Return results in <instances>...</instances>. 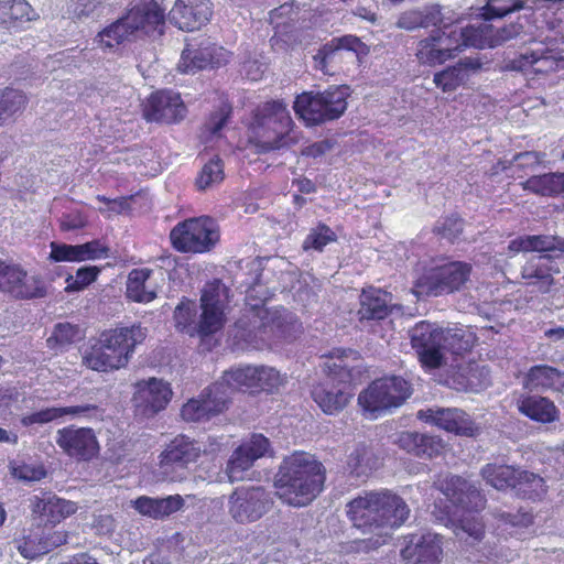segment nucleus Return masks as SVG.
<instances>
[{
	"instance_id": "25",
	"label": "nucleus",
	"mask_w": 564,
	"mask_h": 564,
	"mask_svg": "<svg viewBox=\"0 0 564 564\" xmlns=\"http://www.w3.org/2000/svg\"><path fill=\"white\" fill-rule=\"evenodd\" d=\"M212 15L210 0H176L170 11L171 22L186 32L199 30L210 21Z\"/></svg>"
},
{
	"instance_id": "29",
	"label": "nucleus",
	"mask_w": 564,
	"mask_h": 564,
	"mask_svg": "<svg viewBox=\"0 0 564 564\" xmlns=\"http://www.w3.org/2000/svg\"><path fill=\"white\" fill-rule=\"evenodd\" d=\"M31 509L34 517L54 527L74 514L77 506L51 492H43L42 497L34 496L31 499Z\"/></svg>"
},
{
	"instance_id": "4",
	"label": "nucleus",
	"mask_w": 564,
	"mask_h": 564,
	"mask_svg": "<svg viewBox=\"0 0 564 564\" xmlns=\"http://www.w3.org/2000/svg\"><path fill=\"white\" fill-rule=\"evenodd\" d=\"M147 330L140 324L102 330L91 338L83 355V365L97 372L126 368L135 347L144 341Z\"/></svg>"
},
{
	"instance_id": "17",
	"label": "nucleus",
	"mask_w": 564,
	"mask_h": 564,
	"mask_svg": "<svg viewBox=\"0 0 564 564\" xmlns=\"http://www.w3.org/2000/svg\"><path fill=\"white\" fill-rule=\"evenodd\" d=\"M202 328L207 333L219 332L226 322L230 289L221 280L206 282L200 293Z\"/></svg>"
},
{
	"instance_id": "41",
	"label": "nucleus",
	"mask_w": 564,
	"mask_h": 564,
	"mask_svg": "<svg viewBox=\"0 0 564 564\" xmlns=\"http://www.w3.org/2000/svg\"><path fill=\"white\" fill-rule=\"evenodd\" d=\"M133 505L139 513L153 519H162L181 510L184 506V500L180 495L166 498L141 496L134 500Z\"/></svg>"
},
{
	"instance_id": "42",
	"label": "nucleus",
	"mask_w": 564,
	"mask_h": 564,
	"mask_svg": "<svg viewBox=\"0 0 564 564\" xmlns=\"http://www.w3.org/2000/svg\"><path fill=\"white\" fill-rule=\"evenodd\" d=\"M381 466L379 457L371 446L358 444L346 459V469L352 477H369Z\"/></svg>"
},
{
	"instance_id": "7",
	"label": "nucleus",
	"mask_w": 564,
	"mask_h": 564,
	"mask_svg": "<svg viewBox=\"0 0 564 564\" xmlns=\"http://www.w3.org/2000/svg\"><path fill=\"white\" fill-rule=\"evenodd\" d=\"M349 87L330 86L324 91H303L295 97L293 110L305 126L314 127L340 118L347 109Z\"/></svg>"
},
{
	"instance_id": "24",
	"label": "nucleus",
	"mask_w": 564,
	"mask_h": 564,
	"mask_svg": "<svg viewBox=\"0 0 564 564\" xmlns=\"http://www.w3.org/2000/svg\"><path fill=\"white\" fill-rule=\"evenodd\" d=\"M560 273L554 259L550 254L530 257L521 268V279L524 285L545 294L555 290L554 274Z\"/></svg>"
},
{
	"instance_id": "57",
	"label": "nucleus",
	"mask_w": 564,
	"mask_h": 564,
	"mask_svg": "<svg viewBox=\"0 0 564 564\" xmlns=\"http://www.w3.org/2000/svg\"><path fill=\"white\" fill-rule=\"evenodd\" d=\"M499 0H487L486 4L481 9V15L486 21L494 19H502L510 13L520 11L524 8V0H508L500 6H496L495 2Z\"/></svg>"
},
{
	"instance_id": "26",
	"label": "nucleus",
	"mask_w": 564,
	"mask_h": 564,
	"mask_svg": "<svg viewBox=\"0 0 564 564\" xmlns=\"http://www.w3.org/2000/svg\"><path fill=\"white\" fill-rule=\"evenodd\" d=\"M401 556L406 564H440L442 555V536L426 532L409 534Z\"/></svg>"
},
{
	"instance_id": "13",
	"label": "nucleus",
	"mask_w": 564,
	"mask_h": 564,
	"mask_svg": "<svg viewBox=\"0 0 564 564\" xmlns=\"http://www.w3.org/2000/svg\"><path fill=\"white\" fill-rule=\"evenodd\" d=\"M271 494L261 486H240L235 488L228 499L231 518L241 524L260 520L273 507Z\"/></svg>"
},
{
	"instance_id": "48",
	"label": "nucleus",
	"mask_w": 564,
	"mask_h": 564,
	"mask_svg": "<svg viewBox=\"0 0 564 564\" xmlns=\"http://www.w3.org/2000/svg\"><path fill=\"white\" fill-rule=\"evenodd\" d=\"M268 312L265 310H259L254 314V317L258 319L253 321L252 328L249 329L250 319L248 316L240 317L236 324V338L243 339L245 341L252 344L258 339L264 340V334L269 327H271L270 323L265 321Z\"/></svg>"
},
{
	"instance_id": "32",
	"label": "nucleus",
	"mask_w": 564,
	"mask_h": 564,
	"mask_svg": "<svg viewBox=\"0 0 564 564\" xmlns=\"http://www.w3.org/2000/svg\"><path fill=\"white\" fill-rule=\"evenodd\" d=\"M39 18L26 0H0V30L22 31L24 24Z\"/></svg>"
},
{
	"instance_id": "61",
	"label": "nucleus",
	"mask_w": 564,
	"mask_h": 564,
	"mask_svg": "<svg viewBox=\"0 0 564 564\" xmlns=\"http://www.w3.org/2000/svg\"><path fill=\"white\" fill-rule=\"evenodd\" d=\"M545 153L538 151H524L514 155L516 169L524 174L533 172L544 163Z\"/></svg>"
},
{
	"instance_id": "36",
	"label": "nucleus",
	"mask_w": 564,
	"mask_h": 564,
	"mask_svg": "<svg viewBox=\"0 0 564 564\" xmlns=\"http://www.w3.org/2000/svg\"><path fill=\"white\" fill-rule=\"evenodd\" d=\"M174 323L177 332L189 337H208L215 333L204 332L202 328V314L197 319V307L193 300L182 297L174 310Z\"/></svg>"
},
{
	"instance_id": "9",
	"label": "nucleus",
	"mask_w": 564,
	"mask_h": 564,
	"mask_svg": "<svg viewBox=\"0 0 564 564\" xmlns=\"http://www.w3.org/2000/svg\"><path fill=\"white\" fill-rule=\"evenodd\" d=\"M219 239L218 225L209 216L184 219L170 232L172 247L182 253H207L216 247Z\"/></svg>"
},
{
	"instance_id": "31",
	"label": "nucleus",
	"mask_w": 564,
	"mask_h": 564,
	"mask_svg": "<svg viewBox=\"0 0 564 564\" xmlns=\"http://www.w3.org/2000/svg\"><path fill=\"white\" fill-rule=\"evenodd\" d=\"M127 19L132 22L133 29L151 33L163 32L165 24L164 9L155 0H141L127 11Z\"/></svg>"
},
{
	"instance_id": "50",
	"label": "nucleus",
	"mask_w": 564,
	"mask_h": 564,
	"mask_svg": "<svg viewBox=\"0 0 564 564\" xmlns=\"http://www.w3.org/2000/svg\"><path fill=\"white\" fill-rule=\"evenodd\" d=\"M135 33L132 22L127 19V13L106 26L98 36L106 47H115L129 40Z\"/></svg>"
},
{
	"instance_id": "16",
	"label": "nucleus",
	"mask_w": 564,
	"mask_h": 564,
	"mask_svg": "<svg viewBox=\"0 0 564 564\" xmlns=\"http://www.w3.org/2000/svg\"><path fill=\"white\" fill-rule=\"evenodd\" d=\"M0 292L14 300H35L45 297L47 288L40 275L29 276L20 264L0 259Z\"/></svg>"
},
{
	"instance_id": "38",
	"label": "nucleus",
	"mask_w": 564,
	"mask_h": 564,
	"mask_svg": "<svg viewBox=\"0 0 564 564\" xmlns=\"http://www.w3.org/2000/svg\"><path fill=\"white\" fill-rule=\"evenodd\" d=\"M518 409L530 420L543 424L554 423L560 419V410L552 400L545 397H523L519 401Z\"/></svg>"
},
{
	"instance_id": "28",
	"label": "nucleus",
	"mask_w": 564,
	"mask_h": 564,
	"mask_svg": "<svg viewBox=\"0 0 564 564\" xmlns=\"http://www.w3.org/2000/svg\"><path fill=\"white\" fill-rule=\"evenodd\" d=\"M512 66L525 75H546L564 68V57L554 50L541 47L517 56Z\"/></svg>"
},
{
	"instance_id": "18",
	"label": "nucleus",
	"mask_w": 564,
	"mask_h": 564,
	"mask_svg": "<svg viewBox=\"0 0 564 564\" xmlns=\"http://www.w3.org/2000/svg\"><path fill=\"white\" fill-rule=\"evenodd\" d=\"M55 442L67 457L76 462H90L100 452L97 435L91 427L67 425L57 430Z\"/></svg>"
},
{
	"instance_id": "62",
	"label": "nucleus",
	"mask_w": 564,
	"mask_h": 564,
	"mask_svg": "<svg viewBox=\"0 0 564 564\" xmlns=\"http://www.w3.org/2000/svg\"><path fill=\"white\" fill-rule=\"evenodd\" d=\"M492 46L497 47L503 44L507 41H510L517 36H519L523 32V24L518 20L516 22H511L501 28H495L492 25Z\"/></svg>"
},
{
	"instance_id": "35",
	"label": "nucleus",
	"mask_w": 564,
	"mask_h": 564,
	"mask_svg": "<svg viewBox=\"0 0 564 564\" xmlns=\"http://www.w3.org/2000/svg\"><path fill=\"white\" fill-rule=\"evenodd\" d=\"M524 387L530 391H562L564 372L547 365L533 366L525 376Z\"/></svg>"
},
{
	"instance_id": "45",
	"label": "nucleus",
	"mask_w": 564,
	"mask_h": 564,
	"mask_svg": "<svg viewBox=\"0 0 564 564\" xmlns=\"http://www.w3.org/2000/svg\"><path fill=\"white\" fill-rule=\"evenodd\" d=\"M479 67L480 64L478 62L470 59L460 61L456 65L435 73L433 82L444 93L454 91L464 83L467 69H477Z\"/></svg>"
},
{
	"instance_id": "55",
	"label": "nucleus",
	"mask_w": 564,
	"mask_h": 564,
	"mask_svg": "<svg viewBox=\"0 0 564 564\" xmlns=\"http://www.w3.org/2000/svg\"><path fill=\"white\" fill-rule=\"evenodd\" d=\"M100 271V268L96 265L82 267L77 269L75 275L69 274L66 278L65 292L74 293L85 290L98 279Z\"/></svg>"
},
{
	"instance_id": "63",
	"label": "nucleus",
	"mask_w": 564,
	"mask_h": 564,
	"mask_svg": "<svg viewBox=\"0 0 564 564\" xmlns=\"http://www.w3.org/2000/svg\"><path fill=\"white\" fill-rule=\"evenodd\" d=\"M75 245L51 242L50 259L54 262H74Z\"/></svg>"
},
{
	"instance_id": "3",
	"label": "nucleus",
	"mask_w": 564,
	"mask_h": 564,
	"mask_svg": "<svg viewBox=\"0 0 564 564\" xmlns=\"http://www.w3.org/2000/svg\"><path fill=\"white\" fill-rule=\"evenodd\" d=\"M326 469L314 455L294 452L280 465L274 480L279 499L292 507L310 505L324 489Z\"/></svg>"
},
{
	"instance_id": "20",
	"label": "nucleus",
	"mask_w": 564,
	"mask_h": 564,
	"mask_svg": "<svg viewBox=\"0 0 564 564\" xmlns=\"http://www.w3.org/2000/svg\"><path fill=\"white\" fill-rule=\"evenodd\" d=\"M229 62V52L208 39L197 47L187 45L181 55L178 70L184 74L196 73L206 68H218Z\"/></svg>"
},
{
	"instance_id": "11",
	"label": "nucleus",
	"mask_w": 564,
	"mask_h": 564,
	"mask_svg": "<svg viewBox=\"0 0 564 564\" xmlns=\"http://www.w3.org/2000/svg\"><path fill=\"white\" fill-rule=\"evenodd\" d=\"M484 480L498 490L517 489L524 498L535 500L545 494L544 479L510 465L488 463L480 469Z\"/></svg>"
},
{
	"instance_id": "49",
	"label": "nucleus",
	"mask_w": 564,
	"mask_h": 564,
	"mask_svg": "<svg viewBox=\"0 0 564 564\" xmlns=\"http://www.w3.org/2000/svg\"><path fill=\"white\" fill-rule=\"evenodd\" d=\"M477 336L469 329L454 328L445 332L443 341V350L448 351L453 356H464L470 352L476 345Z\"/></svg>"
},
{
	"instance_id": "14",
	"label": "nucleus",
	"mask_w": 564,
	"mask_h": 564,
	"mask_svg": "<svg viewBox=\"0 0 564 564\" xmlns=\"http://www.w3.org/2000/svg\"><path fill=\"white\" fill-rule=\"evenodd\" d=\"M409 337L424 369L433 370L443 365L445 330L442 327L429 321H420L409 330Z\"/></svg>"
},
{
	"instance_id": "6",
	"label": "nucleus",
	"mask_w": 564,
	"mask_h": 564,
	"mask_svg": "<svg viewBox=\"0 0 564 564\" xmlns=\"http://www.w3.org/2000/svg\"><path fill=\"white\" fill-rule=\"evenodd\" d=\"M471 273L469 262L447 260L424 268L413 282L412 293L419 299L451 295L466 288Z\"/></svg>"
},
{
	"instance_id": "23",
	"label": "nucleus",
	"mask_w": 564,
	"mask_h": 564,
	"mask_svg": "<svg viewBox=\"0 0 564 564\" xmlns=\"http://www.w3.org/2000/svg\"><path fill=\"white\" fill-rule=\"evenodd\" d=\"M451 31L433 30L416 43L415 57L420 65L434 67L454 58L457 46L454 45Z\"/></svg>"
},
{
	"instance_id": "43",
	"label": "nucleus",
	"mask_w": 564,
	"mask_h": 564,
	"mask_svg": "<svg viewBox=\"0 0 564 564\" xmlns=\"http://www.w3.org/2000/svg\"><path fill=\"white\" fill-rule=\"evenodd\" d=\"M527 192L546 196L556 197L564 193V173L550 172L540 175H532L521 183Z\"/></svg>"
},
{
	"instance_id": "52",
	"label": "nucleus",
	"mask_w": 564,
	"mask_h": 564,
	"mask_svg": "<svg viewBox=\"0 0 564 564\" xmlns=\"http://www.w3.org/2000/svg\"><path fill=\"white\" fill-rule=\"evenodd\" d=\"M465 220L458 214H451L441 217L434 225L432 232L448 241L455 243L464 231Z\"/></svg>"
},
{
	"instance_id": "10",
	"label": "nucleus",
	"mask_w": 564,
	"mask_h": 564,
	"mask_svg": "<svg viewBox=\"0 0 564 564\" xmlns=\"http://www.w3.org/2000/svg\"><path fill=\"white\" fill-rule=\"evenodd\" d=\"M325 372L327 378L312 387L311 397L325 414L335 415L341 412L352 398L348 382L350 371L345 365L326 362Z\"/></svg>"
},
{
	"instance_id": "34",
	"label": "nucleus",
	"mask_w": 564,
	"mask_h": 564,
	"mask_svg": "<svg viewBox=\"0 0 564 564\" xmlns=\"http://www.w3.org/2000/svg\"><path fill=\"white\" fill-rule=\"evenodd\" d=\"M138 394L143 401V413L153 415L164 410L172 398V390L169 383L151 378L147 382L138 383Z\"/></svg>"
},
{
	"instance_id": "21",
	"label": "nucleus",
	"mask_w": 564,
	"mask_h": 564,
	"mask_svg": "<svg viewBox=\"0 0 564 564\" xmlns=\"http://www.w3.org/2000/svg\"><path fill=\"white\" fill-rule=\"evenodd\" d=\"M417 419L459 436L475 437L479 433V427L471 417L456 408L420 410Z\"/></svg>"
},
{
	"instance_id": "64",
	"label": "nucleus",
	"mask_w": 564,
	"mask_h": 564,
	"mask_svg": "<svg viewBox=\"0 0 564 564\" xmlns=\"http://www.w3.org/2000/svg\"><path fill=\"white\" fill-rule=\"evenodd\" d=\"M82 247L86 260L105 259L109 256V248L98 239L85 242Z\"/></svg>"
},
{
	"instance_id": "44",
	"label": "nucleus",
	"mask_w": 564,
	"mask_h": 564,
	"mask_svg": "<svg viewBox=\"0 0 564 564\" xmlns=\"http://www.w3.org/2000/svg\"><path fill=\"white\" fill-rule=\"evenodd\" d=\"M390 312L391 310L380 290L370 288L368 291H362L360 295V307L358 310L360 322L381 321L384 319Z\"/></svg>"
},
{
	"instance_id": "40",
	"label": "nucleus",
	"mask_w": 564,
	"mask_h": 564,
	"mask_svg": "<svg viewBox=\"0 0 564 564\" xmlns=\"http://www.w3.org/2000/svg\"><path fill=\"white\" fill-rule=\"evenodd\" d=\"M340 51H350L356 53L357 56L368 53L367 45L356 35H343L334 37L328 43L324 44L317 55L318 64L323 70L327 73V64L332 62Z\"/></svg>"
},
{
	"instance_id": "56",
	"label": "nucleus",
	"mask_w": 564,
	"mask_h": 564,
	"mask_svg": "<svg viewBox=\"0 0 564 564\" xmlns=\"http://www.w3.org/2000/svg\"><path fill=\"white\" fill-rule=\"evenodd\" d=\"M26 104V96L17 89L6 88L0 95V126L6 116H12L22 110Z\"/></svg>"
},
{
	"instance_id": "12",
	"label": "nucleus",
	"mask_w": 564,
	"mask_h": 564,
	"mask_svg": "<svg viewBox=\"0 0 564 564\" xmlns=\"http://www.w3.org/2000/svg\"><path fill=\"white\" fill-rule=\"evenodd\" d=\"M231 395L221 376L218 381L206 387L196 398H192L183 404L181 417L188 423L208 422L228 408Z\"/></svg>"
},
{
	"instance_id": "58",
	"label": "nucleus",
	"mask_w": 564,
	"mask_h": 564,
	"mask_svg": "<svg viewBox=\"0 0 564 564\" xmlns=\"http://www.w3.org/2000/svg\"><path fill=\"white\" fill-rule=\"evenodd\" d=\"M421 29L434 28V30H446L449 31L452 22H447L443 12L442 7L438 4L425 6L419 9Z\"/></svg>"
},
{
	"instance_id": "51",
	"label": "nucleus",
	"mask_w": 564,
	"mask_h": 564,
	"mask_svg": "<svg viewBox=\"0 0 564 564\" xmlns=\"http://www.w3.org/2000/svg\"><path fill=\"white\" fill-rule=\"evenodd\" d=\"M232 105L226 96H219L214 109L207 116L204 130L212 135L217 134L230 120Z\"/></svg>"
},
{
	"instance_id": "53",
	"label": "nucleus",
	"mask_w": 564,
	"mask_h": 564,
	"mask_svg": "<svg viewBox=\"0 0 564 564\" xmlns=\"http://www.w3.org/2000/svg\"><path fill=\"white\" fill-rule=\"evenodd\" d=\"M335 241H337L336 232L326 224L318 223L305 237L302 247L305 251L315 250L322 252L328 243Z\"/></svg>"
},
{
	"instance_id": "15",
	"label": "nucleus",
	"mask_w": 564,
	"mask_h": 564,
	"mask_svg": "<svg viewBox=\"0 0 564 564\" xmlns=\"http://www.w3.org/2000/svg\"><path fill=\"white\" fill-rule=\"evenodd\" d=\"M223 377L231 392L248 391L250 393L276 391L284 379L274 368L246 366L230 369L223 373Z\"/></svg>"
},
{
	"instance_id": "59",
	"label": "nucleus",
	"mask_w": 564,
	"mask_h": 564,
	"mask_svg": "<svg viewBox=\"0 0 564 564\" xmlns=\"http://www.w3.org/2000/svg\"><path fill=\"white\" fill-rule=\"evenodd\" d=\"M45 543V539L42 535L31 532L19 540L18 550L23 557L33 560L47 553Z\"/></svg>"
},
{
	"instance_id": "8",
	"label": "nucleus",
	"mask_w": 564,
	"mask_h": 564,
	"mask_svg": "<svg viewBox=\"0 0 564 564\" xmlns=\"http://www.w3.org/2000/svg\"><path fill=\"white\" fill-rule=\"evenodd\" d=\"M410 381L401 376H384L372 380L358 395V404L370 419L401 406L412 394Z\"/></svg>"
},
{
	"instance_id": "60",
	"label": "nucleus",
	"mask_w": 564,
	"mask_h": 564,
	"mask_svg": "<svg viewBox=\"0 0 564 564\" xmlns=\"http://www.w3.org/2000/svg\"><path fill=\"white\" fill-rule=\"evenodd\" d=\"M139 195L132 194L129 196H121L117 198H108L105 195H97L96 199L107 205V208H100L101 214H130L132 212L131 202Z\"/></svg>"
},
{
	"instance_id": "37",
	"label": "nucleus",
	"mask_w": 564,
	"mask_h": 564,
	"mask_svg": "<svg viewBox=\"0 0 564 564\" xmlns=\"http://www.w3.org/2000/svg\"><path fill=\"white\" fill-rule=\"evenodd\" d=\"M511 252H560L564 254V238L546 235H527L509 242Z\"/></svg>"
},
{
	"instance_id": "30",
	"label": "nucleus",
	"mask_w": 564,
	"mask_h": 564,
	"mask_svg": "<svg viewBox=\"0 0 564 564\" xmlns=\"http://www.w3.org/2000/svg\"><path fill=\"white\" fill-rule=\"evenodd\" d=\"M398 446L408 454L421 459H433L443 455L444 442L436 436L419 432H401L397 441Z\"/></svg>"
},
{
	"instance_id": "54",
	"label": "nucleus",
	"mask_w": 564,
	"mask_h": 564,
	"mask_svg": "<svg viewBox=\"0 0 564 564\" xmlns=\"http://www.w3.org/2000/svg\"><path fill=\"white\" fill-rule=\"evenodd\" d=\"M224 177V162L216 155L203 165L196 178V186L198 189H206L214 184L223 182Z\"/></svg>"
},
{
	"instance_id": "39",
	"label": "nucleus",
	"mask_w": 564,
	"mask_h": 564,
	"mask_svg": "<svg viewBox=\"0 0 564 564\" xmlns=\"http://www.w3.org/2000/svg\"><path fill=\"white\" fill-rule=\"evenodd\" d=\"M97 410L98 406L96 404L51 406L22 416L21 424L25 427L34 424H46L59 420L65 415H70L75 417L80 415H87L88 413L96 412Z\"/></svg>"
},
{
	"instance_id": "46",
	"label": "nucleus",
	"mask_w": 564,
	"mask_h": 564,
	"mask_svg": "<svg viewBox=\"0 0 564 564\" xmlns=\"http://www.w3.org/2000/svg\"><path fill=\"white\" fill-rule=\"evenodd\" d=\"M84 332L77 324L59 322L54 325L51 335L46 339V346L54 351H64L73 344L82 340Z\"/></svg>"
},
{
	"instance_id": "1",
	"label": "nucleus",
	"mask_w": 564,
	"mask_h": 564,
	"mask_svg": "<svg viewBox=\"0 0 564 564\" xmlns=\"http://www.w3.org/2000/svg\"><path fill=\"white\" fill-rule=\"evenodd\" d=\"M434 485L448 502L444 507L435 503L436 518L456 524L457 536L462 531L473 541H480L485 535V524L479 514L487 503L484 492L464 477L452 474L438 478Z\"/></svg>"
},
{
	"instance_id": "5",
	"label": "nucleus",
	"mask_w": 564,
	"mask_h": 564,
	"mask_svg": "<svg viewBox=\"0 0 564 564\" xmlns=\"http://www.w3.org/2000/svg\"><path fill=\"white\" fill-rule=\"evenodd\" d=\"M294 122L283 99H271L257 105L247 123L248 139L258 153H268L297 143Z\"/></svg>"
},
{
	"instance_id": "22",
	"label": "nucleus",
	"mask_w": 564,
	"mask_h": 564,
	"mask_svg": "<svg viewBox=\"0 0 564 564\" xmlns=\"http://www.w3.org/2000/svg\"><path fill=\"white\" fill-rule=\"evenodd\" d=\"M200 456L199 443L185 434H178L159 455V466L164 473L184 470L191 464H195Z\"/></svg>"
},
{
	"instance_id": "2",
	"label": "nucleus",
	"mask_w": 564,
	"mask_h": 564,
	"mask_svg": "<svg viewBox=\"0 0 564 564\" xmlns=\"http://www.w3.org/2000/svg\"><path fill=\"white\" fill-rule=\"evenodd\" d=\"M346 514L352 525L364 532H376L371 547L386 544L388 532L400 528L409 518L410 509L402 497L390 489L367 490L346 505Z\"/></svg>"
},
{
	"instance_id": "33",
	"label": "nucleus",
	"mask_w": 564,
	"mask_h": 564,
	"mask_svg": "<svg viewBox=\"0 0 564 564\" xmlns=\"http://www.w3.org/2000/svg\"><path fill=\"white\" fill-rule=\"evenodd\" d=\"M449 40H453L455 46H457V54L466 47L475 48H492V24L480 23L479 25H467L465 28L457 29L456 26L451 28Z\"/></svg>"
},
{
	"instance_id": "47",
	"label": "nucleus",
	"mask_w": 564,
	"mask_h": 564,
	"mask_svg": "<svg viewBox=\"0 0 564 564\" xmlns=\"http://www.w3.org/2000/svg\"><path fill=\"white\" fill-rule=\"evenodd\" d=\"M152 270L149 268L133 269L127 280V296L137 303H149L156 296L155 292L147 290L145 282L150 279Z\"/></svg>"
},
{
	"instance_id": "19",
	"label": "nucleus",
	"mask_w": 564,
	"mask_h": 564,
	"mask_svg": "<svg viewBox=\"0 0 564 564\" xmlns=\"http://www.w3.org/2000/svg\"><path fill=\"white\" fill-rule=\"evenodd\" d=\"M187 108L178 93L156 90L143 105V117L149 122L177 123L186 116Z\"/></svg>"
},
{
	"instance_id": "27",
	"label": "nucleus",
	"mask_w": 564,
	"mask_h": 564,
	"mask_svg": "<svg viewBox=\"0 0 564 564\" xmlns=\"http://www.w3.org/2000/svg\"><path fill=\"white\" fill-rule=\"evenodd\" d=\"M270 448V441L262 434H253L249 442L239 445L228 460L226 473L231 482L240 480L258 458Z\"/></svg>"
}]
</instances>
